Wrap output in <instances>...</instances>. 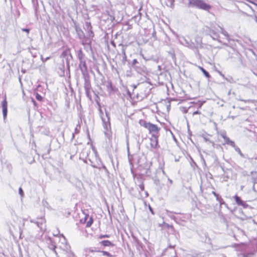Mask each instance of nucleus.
Returning <instances> with one entry per match:
<instances>
[{"instance_id": "f257e3e1", "label": "nucleus", "mask_w": 257, "mask_h": 257, "mask_svg": "<svg viewBox=\"0 0 257 257\" xmlns=\"http://www.w3.org/2000/svg\"><path fill=\"white\" fill-rule=\"evenodd\" d=\"M221 33L223 34L227 40L228 42L231 40L230 38L229 35L228 33L222 27L219 26H212L209 31V35L214 40H217L219 42L221 41L219 40V33Z\"/></svg>"}, {"instance_id": "f03ea898", "label": "nucleus", "mask_w": 257, "mask_h": 257, "mask_svg": "<svg viewBox=\"0 0 257 257\" xmlns=\"http://www.w3.org/2000/svg\"><path fill=\"white\" fill-rule=\"evenodd\" d=\"M140 124L141 125L144 126L145 128H147L150 133L152 134L153 137L154 138V141L155 142V145L158 144V136L157 134H158L160 128L158 127V126L156 124H152L149 122H147L144 120H142L140 121Z\"/></svg>"}, {"instance_id": "7ed1b4c3", "label": "nucleus", "mask_w": 257, "mask_h": 257, "mask_svg": "<svg viewBox=\"0 0 257 257\" xmlns=\"http://www.w3.org/2000/svg\"><path fill=\"white\" fill-rule=\"evenodd\" d=\"M188 7L195 8L206 11H209L211 8V6L206 4L203 0H189Z\"/></svg>"}, {"instance_id": "20e7f679", "label": "nucleus", "mask_w": 257, "mask_h": 257, "mask_svg": "<svg viewBox=\"0 0 257 257\" xmlns=\"http://www.w3.org/2000/svg\"><path fill=\"white\" fill-rule=\"evenodd\" d=\"M62 245H60L59 248L63 250L67 257H75L74 253L70 249V246L66 241L65 238L63 236L62 242Z\"/></svg>"}, {"instance_id": "39448f33", "label": "nucleus", "mask_w": 257, "mask_h": 257, "mask_svg": "<svg viewBox=\"0 0 257 257\" xmlns=\"http://www.w3.org/2000/svg\"><path fill=\"white\" fill-rule=\"evenodd\" d=\"M84 89L85 91V93L87 97L90 98V90L91 89V86L90 84V80H89V75L88 76H84Z\"/></svg>"}, {"instance_id": "423d86ee", "label": "nucleus", "mask_w": 257, "mask_h": 257, "mask_svg": "<svg viewBox=\"0 0 257 257\" xmlns=\"http://www.w3.org/2000/svg\"><path fill=\"white\" fill-rule=\"evenodd\" d=\"M180 43L184 45L185 46L188 47L190 48L193 49L195 47V45L193 43L191 42L190 40H187L184 37H180L179 39Z\"/></svg>"}, {"instance_id": "0eeeda50", "label": "nucleus", "mask_w": 257, "mask_h": 257, "mask_svg": "<svg viewBox=\"0 0 257 257\" xmlns=\"http://www.w3.org/2000/svg\"><path fill=\"white\" fill-rule=\"evenodd\" d=\"M79 67L83 76L89 75L85 60L79 61Z\"/></svg>"}, {"instance_id": "6e6552de", "label": "nucleus", "mask_w": 257, "mask_h": 257, "mask_svg": "<svg viewBox=\"0 0 257 257\" xmlns=\"http://www.w3.org/2000/svg\"><path fill=\"white\" fill-rule=\"evenodd\" d=\"M234 198L236 204L238 205L241 206L244 208H246L248 206V204H247L244 201H242L241 198L237 195H235Z\"/></svg>"}, {"instance_id": "1a4fd4ad", "label": "nucleus", "mask_w": 257, "mask_h": 257, "mask_svg": "<svg viewBox=\"0 0 257 257\" xmlns=\"http://www.w3.org/2000/svg\"><path fill=\"white\" fill-rule=\"evenodd\" d=\"M7 101L6 100V98L5 99L4 101L2 102V107H3V113L4 119L6 118L7 112H8V108H7Z\"/></svg>"}, {"instance_id": "9d476101", "label": "nucleus", "mask_w": 257, "mask_h": 257, "mask_svg": "<svg viewBox=\"0 0 257 257\" xmlns=\"http://www.w3.org/2000/svg\"><path fill=\"white\" fill-rule=\"evenodd\" d=\"M134 69L139 73L143 74L146 71V68L144 65H137L134 68Z\"/></svg>"}, {"instance_id": "9b49d317", "label": "nucleus", "mask_w": 257, "mask_h": 257, "mask_svg": "<svg viewBox=\"0 0 257 257\" xmlns=\"http://www.w3.org/2000/svg\"><path fill=\"white\" fill-rule=\"evenodd\" d=\"M99 243L104 246L113 247L114 246L113 243L108 240H102Z\"/></svg>"}, {"instance_id": "f8f14e48", "label": "nucleus", "mask_w": 257, "mask_h": 257, "mask_svg": "<svg viewBox=\"0 0 257 257\" xmlns=\"http://www.w3.org/2000/svg\"><path fill=\"white\" fill-rule=\"evenodd\" d=\"M101 119H102V120L103 122V125L104 128L105 130L108 131L109 130V128H110V122L109 120V118H108L107 122H106L105 121L104 119L102 117H101Z\"/></svg>"}, {"instance_id": "ddd939ff", "label": "nucleus", "mask_w": 257, "mask_h": 257, "mask_svg": "<svg viewBox=\"0 0 257 257\" xmlns=\"http://www.w3.org/2000/svg\"><path fill=\"white\" fill-rule=\"evenodd\" d=\"M54 172L56 175L61 176L62 174L64 175L65 174V171H63L61 169H59V168L53 166Z\"/></svg>"}, {"instance_id": "4468645a", "label": "nucleus", "mask_w": 257, "mask_h": 257, "mask_svg": "<svg viewBox=\"0 0 257 257\" xmlns=\"http://www.w3.org/2000/svg\"><path fill=\"white\" fill-rule=\"evenodd\" d=\"M51 243L49 245V247L50 249L52 250L54 253L56 254V255H57V252L56 250V243L54 241H52V240H50Z\"/></svg>"}, {"instance_id": "2eb2a0df", "label": "nucleus", "mask_w": 257, "mask_h": 257, "mask_svg": "<svg viewBox=\"0 0 257 257\" xmlns=\"http://www.w3.org/2000/svg\"><path fill=\"white\" fill-rule=\"evenodd\" d=\"M84 57H85V55L83 54L82 50L81 49L79 50V51H78V58L79 59V61H80L85 60Z\"/></svg>"}, {"instance_id": "dca6fc26", "label": "nucleus", "mask_w": 257, "mask_h": 257, "mask_svg": "<svg viewBox=\"0 0 257 257\" xmlns=\"http://www.w3.org/2000/svg\"><path fill=\"white\" fill-rule=\"evenodd\" d=\"M224 142H225V144H227V145H229L232 147H235V143L233 141L230 140L228 137L225 138Z\"/></svg>"}, {"instance_id": "f3484780", "label": "nucleus", "mask_w": 257, "mask_h": 257, "mask_svg": "<svg viewBox=\"0 0 257 257\" xmlns=\"http://www.w3.org/2000/svg\"><path fill=\"white\" fill-rule=\"evenodd\" d=\"M198 68L203 72V74L206 77L208 78L210 77L209 73L203 67L199 66Z\"/></svg>"}, {"instance_id": "a211bd4d", "label": "nucleus", "mask_w": 257, "mask_h": 257, "mask_svg": "<svg viewBox=\"0 0 257 257\" xmlns=\"http://www.w3.org/2000/svg\"><path fill=\"white\" fill-rule=\"evenodd\" d=\"M30 221L31 222H34V223H36L38 227L42 228V225L43 222H44V219L42 218H41V221H40V222H39V221L34 222L32 220H31Z\"/></svg>"}, {"instance_id": "6ab92c4d", "label": "nucleus", "mask_w": 257, "mask_h": 257, "mask_svg": "<svg viewBox=\"0 0 257 257\" xmlns=\"http://www.w3.org/2000/svg\"><path fill=\"white\" fill-rule=\"evenodd\" d=\"M118 46L121 47V51L122 56H123L124 55H126L125 53V50L127 46L123 45L122 44H119L118 45Z\"/></svg>"}, {"instance_id": "aec40b11", "label": "nucleus", "mask_w": 257, "mask_h": 257, "mask_svg": "<svg viewBox=\"0 0 257 257\" xmlns=\"http://www.w3.org/2000/svg\"><path fill=\"white\" fill-rule=\"evenodd\" d=\"M174 0H166V5L170 8H173L174 7Z\"/></svg>"}, {"instance_id": "412c9836", "label": "nucleus", "mask_w": 257, "mask_h": 257, "mask_svg": "<svg viewBox=\"0 0 257 257\" xmlns=\"http://www.w3.org/2000/svg\"><path fill=\"white\" fill-rule=\"evenodd\" d=\"M233 148H234L235 151L238 153L241 158H244V155L241 153V150L238 147L235 145V147Z\"/></svg>"}, {"instance_id": "4be33fe9", "label": "nucleus", "mask_w": 257, "mask_h": 257, "mask_svg": "<svg viewBox=\"0 0 257 257\" xmlns=\"http://www.w3.org/2000/svg\"><path fill=\"white\" fill-rule=\"evenodd\" d=\"M80 128V125L78 124L76 125L75 128V133L72 134V139H73L74 138V134H78L79 132V130Z\"/></svg>"}, {"instance_id": "5701e85b", "label": "nucleus", "mask_w": 257, "mask_h": 257, "mask_svg": "<svg viewBox=\"0 0 257 257\" xmlns=\"http://www.w3.org/2000/svg\"><path fill=\"white\" fill-rule=\"evenodd\" d=\"M98 252H101L103 254V255H105V256H108V257H111L112 256V255L108 252L107 251H100V250H99V251H97Z\"/></svg>"}, {"instance_id": "b1692460", "label": "nucleus", "mask_w": 257, "mask_h": 257, "mask_svg": "<svg viewBox=\"0 0 257 257\" xmlns=\"http://www.w3.org/2000/svg\"><path fill=\"white\" fill-rule=\"evenodd\" d=\"M93 222V218L92 217H90L89 220L86 223V227H90L92 225Z\"/></svg>"}, {"instance_id": "393cba45", "label": "nucleus", "mask_w": 257, "mask_h": 257, "mask_svg": "<svg viewBox=\"0 0 257 257\" xmlns=\"http://www.w3.org/2000/svg\"><path fill=\"white\" fill-rule=\"evenodd\" d=\"M238 100H239V101H243V102H244L245 103H247V102L253 103V100H252L251 99L245 100V99H238Z\"/></svg>"}, {"instance_id": "a878e982", "label": "nucleus", "mask_w": 257, "mask_h": 257, "mask_svg": "<svg viewBox=\"0 0 257 257\" xmlns=\"http://www.w3.org/2000/svg\"><path fill=\"white\" fill-rule=\"evenodd\" d=\"M139 64V62L137 59H134L132 62V66L133 68H135V66H137V65Z\"/></svg>"}, {"instance_id": "bb28decb", "label": "nucleus", "mask_w": 257, "mask_h": 257, "mask_svg": "<svg viewBox=\"0 0 257 257\" xmlns=\"http://www.w3.org/2000/svg\"><path fill=\"white\" fill-rule=\"evenodd\" d=\"M36 98L39 101H41L42 100V99H43L42 96L41 95H40L39 94H38V93L36 94Z\"/></svg>"}, {"instance_id": "cd10ccee", "label": "nucleus", "mask_w": 257, "mask_h": 257, "mask_svg": "<svg viewBox=\"0 0 257 257\" xmlns=\"http://www.w3.org/2000/svg\"><path fill=\"white\" fill-rule=\"evenodd\" d=\"M139 188L141 189V191H144L145 189L144 184L143 182H141L140 184L139 185Z\"/></svg>"}, {"instance_id": "c85d7f7f", "label": "nucleus", "mask_w": 257, "mask_h": 257, "mask_svg": "<svg viewBox=\"0 0 257 257\" xmlns=\"http://www.w3.org/2000/svg\"><path fill=\"white\" fill-rule=\"evenodd\" d=\"M19 193L22 197H23L24 195V191L21 187L19 188Z\"/></svg>"}, {"instance_id": "c756f323", "label": "nucleus", "mask_w": 257, "mask_h": 257, "mask_svg": "<svg viewBox=\"0 0 257 257\" xmlns=\"http://www.w3.org/2000/svg\"><path fill=\"white\" fill-rule=\"evenodd\" d=\"M126 59H127V56H126V55H124L123 56H122V63L124 64L125 63V62L126 61Z\"/></svg>"}, {"instance_id": "7c9ffc66", "label": "nucleus", "mask_w": 257, "mask_h": 257, "mask_svg": "<svg viewBox=\"0 0 257 257\" xmlns=\"http://www.w3.org/2000/svg\"><path fill=\"white\" fill-rule=\"evenodd\" d=\"M151 145L152 147H154V146L156 147L157 145H155V142L154 138L153 137L151 139Z\"/></svg>"}, {"instance_id": "2f4dec72", "label": "nucleus", "mask_w": 257, "mask_h": 257, "mask_svg": "<svg viewBox=\"0 0 257 257\" xmlns=\"http://www.w3.org/2000/svg\"><path fill=\"white\" fill-rule=\"evenodd\" d=\"M220 135L223 138L224 140H225L226 138H227V137L226 135V132H221Z\"/></svg>"}, {"instance_id": "473e14b6", "label": "nucleus", "mask_w": 257, "mask_h": 257, "mask_svg": "<svg viewBox=\"0 0 257 257\" xmlns=\"http://www.w3.org/2000/svg\"><path fill=\"white\" fill-rule=\"evenodd\" d=\"M109 237V235L108 234H104V235H100L99 236V238L101 239L102 238H108Z\"/></svg>"}, {"instance_id": "72a5a7b5", "label": "nucleus", "mask_w": 257, "mask_h": 257, "mask_svg": "<svg viewBox=\"0 0 257 257\" xmlns=\"http://www.w3.org/2000/svg\"><path fill=\"white\" fill-rule=\"evenodd\" d=\"M216 198V200L218 202H220V201H222V198L221 196H219L218 194L217 196H215Z\"/></svg>"}, {"instance_id": "f704fd0d", "label": "nucleus", "mask_w": 257, "mask_h": 257, "mask_svg": "<svg viewBox=\"0 0 257 257\" xmlns=\"http://www.w3.org/2000/svg\"><path fill=\"white\" fill-rule=\"evenodd\" d=\"M220 203V206L222 205H224L225 206H227V204L225 203V202L224 201V200L222 199V201H220L219 202Z\"/></svg>"}, {"instance_id": "c9c22d12", "label": "nucleus", "mask_w": 257, "mask_h": 257, "mask_svg": "<svg viewBox=\"0 0 257 257\" xmlns=\"http://www.w3.org/2000/svg\"><path fill=\"white\" fill-rule=\"evenodd\" d=\"M201 114V112L199 111H194L193 113V115H196V114Z\"/></svg>"}, {"instance_id": "e433bc0d", "label": "nucleus", "mask_w": 257, "mask_h": 257, "mask_svg": "<svg viewBox=\"0 0 257 257\" xmlns=\"http://www.w3.org/2000/svg\"><path fill=\"white\" fill-rule=\"evenodd\" d=\"M149 209H150V211L151 212V213L153 214H154V212L153 211V210L152 209V208L149 205Z\"/></svg>"}, {"instance_id": "4c0bfd02", "label": "nucleus", "mask_w": 257, "mask_h": 257, "mask_svg": "<svg viewBox=\"0 0 257 257\" xmlns=\"http://www.w3.org/2000/svg\"><path fill=\"white\" fill-rule=\"evenodd\" d=\"M22 31H24V32H26L27 33H29L30 31V30L28 29H23Z\"/></svg>"}, {"instance_id": "58836bf2", "label": "nucleus", "mask_w": 257, "mask_h": 257, "mask_svg": "<svg viewBox=\"0 0 257 257\" xmlns=\"http://www.w3.org/2000/svg\"><path fill=\"white\" fill-rule=\"evenodd\" d=\"M212 194H213V195H214V196L215 197V196H217V195H218V194H217L215 192H214V191H212Z\"/></svg>"}, {"instance_id": "ea45409f", "label": "nucleus", "mask_w": 257, "mask_h": 257, "mask_svg": "<svg viewBox=\"0 0 257 257\" xmlns=\"http://www.w3.org/2000/svg\"><path fill=\"white\" fill-rule=\"evenodd\" d=\"M204 141H205V142L209 141V139H207V138H205V137H204Z\"/></svg>"}, {"instance_id": "a19ab883", "label": "nucleus", "mask_w": 257, "mask_h": 257, "mask_svg": "<svg viewBox=\"0 0 257 257\" xmlns=\"http://www.w3.org/2000/svg\"><path fill=\"white\" fill-rule=\"evenodd\" d=\"M214 125L215 127V128L217 130V124L216 122H214Z\"/></svg>"}, {"instance_id": "79ce46f5", "label": "nucleus", "mask_w": 257, "mask_h": 257, "mask_svg": "<svg viewBox=\"0 0 257 257\" xmlns=\"http://www.w3.org/2000/svg\"><path fill=\"white\" fill-rule=\"evenodd\" d=\"M202 105V103H201L199 104L198 107L201 108Z\"/></svg>"}, {"instance_id": "37998d69", "label": "nucleus", "mask_w": 257, "mask_h": 257, "mask_svg": "<svg viewBox=\"0 0 257 257\" xmlns=\"http://www.w3.org/2000/svg\"><path fill=\"white\" fill-rule=\"evenodd\" d=\"M111 44L113 46H115V43L113 42H111Z\"/></svg>"}, {"instance_id": "c03bdc74", "label": "nucleus", "mask_w": 257, "mask_h": 257, "mask_svg": "<svg viewBox=\"0 0 257 257\" xmlns=\"http://www.w3.org/2000/svg\"><path fill=\"white\" fill-rule=\"evenodd\" d=\"M146 194L147 196H148L149 194L147 192H146Z\"/></svg>"}, {"instance_id": "a18cd8bd", "label": "nucleus", "mask_w": 257, "mask_h": 257, "mask_svg": "<svg viewBox=\"0 0 257 257\" xmlns=\"http://www.w3.org/2000/svg\"><path fill=\"white\" fill-rule=\"evenodd\" d=\"M92 166L93 167V168H96V167L94 165H92Z\"/></svg>"}, {"instance_id": "49530a36", "label": "nucleus", "mask_w": 257, "mask_h": 257, "mask_svg": "<svg viewBox=\"0 0 257 257\" xmlns=\"http://www.w3.org/2000/svg\"><path fill=\"white\" fill-rule=\"evenodd\" d=\"M223 44H224V45H225V46H228V45H227V44L224 43Z\"/></svg>"}, {"instance_id": "de8ad7c7", "label": "nucleus", "mask_w": 257, "mask_h": 257, "mask_svg": "<svg viewBox=\"0 0 257 257\" xmlns=\"http://www.w3.org/2000/svg\"><path fill=\"white\" fill-rule=\"evenodd\" d=\"M103 168L104 169H106V167H105V166H103Z\"/></svg>"}, {"instance_id": "09e8293b", "label": "nucleus", "mask_w": 257, "mask_h": 257, "mask_svg": "<svg viewBox=\"0 0 257 257\" xmlns=\"http://www.w3.org/2000/svg\"><path fill=\"white\" fill-rule=\"evenodd\" d=\"M100 112L101 113H102V110L101 109H100Z\"/></svg>"}, {"instance_id": "8fccbe9b", "label": "nucleus", "mask_w": 257, "mask_h": 257, "mask_svg": "<svg viewBox=\"0 0 257 257\" xmlns=\"http://www.w3.org/2000/svg\"><path fill=\"white\" fill-rule=\"evenodd\" d=\"M170 182L172 183V181L170 180Z\"/></svg>"}]
</instances>
